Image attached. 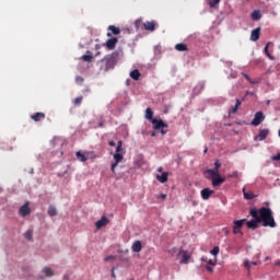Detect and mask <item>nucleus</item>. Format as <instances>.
Returning a JSON list of instances; mask_svg holds the SVG:
<instances>
[{"instance_id": "f257e3e1", "label": "nucleus", "mask_w": 280, "mask_h": 280, "mask_svg": "<svg viewBox=\"0 0 280 280\" xmlns=\"http://www.w3.org/2000/svg\"><path fill=\"white\" fill-rule=\"evenodd\" d=\"M249 215H252V218H258V222L262 223V226L265 228H277V222L275 221V215L272 214V209L270 208L261 207L259 210H257V208H252Z\"/></svg>"}, {"instance_id": "f03ea898", "label": "nucleus", "mask_w": 280, "mask_h": 280, "mask_svg": "<svg viewBox=\"0 0 280 280\" xmlns=\"http://www.w3.org/2000/svg\"><path fill=\"white\" fill-rule=\"evenodd\" d=\"M145 119H151L152 124H153V129L154 130H159L161 132V135H167V130H165L164 128H167V124H165L163 120H159L154 117V112H152V108L148 107L145 109V115H144Z\"/></svg>"}, {"instance_id": "7ed1b4c3", "label": "nucleus", "mask_w": 280, "mask_h": 280, "mask_svg": "<svg viewBox=\"0 0 280 280\" xmlns=\"http://www.w3.org/2000/svg\"><path fill=\"white\" fill-rule=\"evenodd\" d=\"M98 67L101 71H110L115 67V57L113 55L105 56L104 59L98 61Z\"/></svg>"}, {"instance_id": "20e7f679", "label": "nucleus", "mask_w": 280, "mask_h": 280, "mask_svg": "<svg viewBox=\"0 0 280 280\" xmlns=\"http://www.w3.org/2000/svg\"><path fill=\"white\" fill-rule=\"evenodd\" d=\"M114 161H115V163H113L112 166H110V170H112L113 174H115V170L119 165V163H121V161H124V154L115 153L114 154Z\"/></svg>"}, {"instance_id": "39448f33", "label": "nucleus", "mask_w": 280, "mask_h": 280, "mask_svg": "<svg viewBox=\"0 0 280 280\" xmlns=\"http://www.w3.org/2000/svg\"><path fill=\"white\" fill-rule=\"evenodd\" d=\"M265 119L264 113L257 112L252 120V126H259Z\"/></svg>"}, {"instance_id": "423d86ee", "label": "nucleus", "mask_w": 280, "mask_h": 280, "mask_svg": "<svg viewBox=\"0 0 280 280\" xmlns=\"http://www.w3.org/2000/svg\"><path fill=\"white\" fill-rule=\"evenodd\" d=\"M20 214L22 218H25L32 213V209L30 208V202L26 201L22 207H20Z\"/></svg>"}, {"instance_id": "0eeeda50", "label": "nucleus", "mask_w": 280, "mask_h": 280, "mask_svg": "<svg viewBox=\"0 0 280 280\" xmlns=\"http://www.w3.org/2000/svg\"><path fill=\"white\" fill-rule=\"evenodd\" d=\"M259 224L261 223L258 218H254L253 220L246 222L247 229H250L252 231H256V229H259Z\"/></svg>"}, {"instance_id": "6e6552de", "label": "nucleus", "mask_w": 280, "mask_h": 280, "mask_svg": "<svg viewBox=\"0 0 280 280\" xmlns=\"http://www.w3.org/2000/svg\"><path fill=\"white\" fill-rule=\"evenodd\" d=\"M145 32H154L156 30V21H147L143 23Z\"/></svg>"}, {"instance_id": "1a4fd4ad", "label": "nucleus", "mask_w": 280, "mask_h": 280, "mask_svg": "<svg viewBox=\"0 0 280 280\" xmlns=\"http://www.w3.org/2000/svg\"><path fill=\"white\" fill-rule=\"evenodd\" d=\"M270 135V129H260L259 133L255 137V141H264Z\"/></svg>"}, {"instance_id": "9d476101", "label": "nucleus", "mask_w": 280, "mask_h": 280, "mask_svg": "<svg viewBox=\"0 0 280 280\" xmlns=\"http://www.w3.org/2000/svg\"><path fill=\"white\" fill-rule=\"evenodd\" d=\"M201 198L202 200H209L213 194H215L214 190H211L210 188H203L201 191Z\"/></svg>"}, {"instance_id": "9b49d317", "label": "nucleus", "mask_w": 280, "mask_h": 280, "mask_svg": "<svg viewBox=\"0 0 280 280\" xmlns=\"http://www.w3.org/2000/svg\"><path fill=\"white\" fill-rule=\"evenodd\" d=\"M259 36H261V27H257L252 31L250 40H253V43H257V40H259Z\"/></svg>"}, {"instance_id": "f8f14e48", "label": "nucleus", "mask_w": 280, "mask_h": 280, "mask_svg": "<svg viewBox=\"0 0 280 280\" xmlns=\"http://www.w3.org/2000/svg\"><path fill=\"white\" fill-rule=\"evenodd\" d=\"M117 43H119V39L117 37H112L109 39H107L105 46L107 47V49H115V47H117Z\"/></svg>"}, {"instance_id": "ddd939ff", "label": "nucleus", "mask_w": 280, "mask_h": 280, "mask_svg": "<svg viewBox=\"0 0 280 280\" xmlns=\"http://www.w3.org/2000/svg\"><path fill=\"white\" fill-rule=\"evenodd\" d=\"M224 180V177H222L220 173H218L217 176L212 177V187H220V185H222Z\"/></svg>"}, {"instance_id": "4468645a", "label": "nucleus", "mask_w": 280, "mask_h": 280, "mask_svg": "<svg viewBox=\"0 0 280 280\" xmlns=\"http://www.w3.org/2000/svg\"><path fill=\"white\" fill-rule=\"evenodd\" d=\"M108 30H109V32H112V33H107L108 38H110V36H113V34H114V36H119V34H121V30L115 25H109Z\"/></svg>"}, {"instance_id": "2eb2a0df", "label": "nucleus", "mask_w": 280, "mask_h": 280, "mask_svg": "<svg viewBox=\"0 0 280 280\" xmlns=\"http://www.w3.org/2000/svg\"><path fill=\"white\" fill-rule=\"evenodd\" d=\"M178 255H182L180 264H189L191 256L186 250H179Z\"/></svg>"}, {"instance_id": "dca6fc26", "label": "nucleus", "mask_w": 280, "mask_h": 280, "mask_svg": "<svg viewBox=\"0 0 280 280\" xmlns=\"http://www.w3.org/2000/svg\"><path fill=\"white\" fill-rule=\"evenodd\" d=\"M108 218L106 217H102L101 220H98L95 223L96 229L100 231V229H104V226H106L108 224Z\"/></svg>"}, {"instance_id": "f3484780", "label": "nucleus", "mask_w": 280, "mask_h": 280, "mask_svg": "<svg viewBox=\"0 0 280 280\" xmlns=\"http://www.w3.org/2000/svg\"><path fill=\"white\" fill-rule=\"evenodd\" d=\"M170 178V173L167 172H163L161 175H156V180H159V183L165 184L167 183Z\"/></svg>"}, {"instance_id": "a211bd4d", "label": "nucleus", "mask_w": 280, "mask_h": 280, "mask_svg": "<svg viewBox=\"0 0 280 280\" xmlns=\"http://www.w3.org/2000/svg\"><path fill=\"white\" fill-rule=\"evenodd\" d=\"M142 248L141 241H136L131 246L132 253H141Z\"/></svg>"}, {"instance_id": "6ab92c4d", "label": "nucleus", "mask_w": 280, "mask_h": 280, "mask_svg": "<svg viewBox=\"0 0 280 280\" xmlns=\"http://www.w3.org/2000/svg\"><path fill=\"white\" fill-rule=\"evenodd\" d=\"M219 173H220V171H215V170H211V168H208L205 172L206 178H211V180L213 179V177L218 176Z\"/></svg>"}, {"instance_id": "aec40b11", "label": "nucleus", "mask_w": 280, "mask_h": 280, "mask_svg": "<svg viewBox=\"0 0 280 280\" xmlns=\"http://www.w3.org/2000/svg\"><path fill=\"white\" fill-rule=\"evenodd\" d=\"M31 119H33V121H42V119H45V113H35L31 116Z\"/></svg>"}, {"instance_id": "412c9836", "label": "nucleus", "mask_w": 280, "mask_h": 280, "mask_svg": "<svg viewBox=\"0 0 280 280\" xmlns=\"http://www.w3.org/2000/svg\"><path fill=\"white\" fill-rule=\"evenodd\" d=\"M242 106V101L240 98H236V104L234 107H232L230 109V113H232V115H235V113H237L238 108Z\"/></svg>"}, {"instance_id": "4be33fe9", "label": "nucleus", "mask_w": 280, "mask_h": 280, "mask_svg": "<svg viewBox=\"0 0 280 280\" xmlns=\"http://www.w3.org/2000/svg\"><path fill=\"white\" fill-rule=\"evenodd\" d=\"M242 106V101L240 98H236V104L234 107H232L230 109V113H232V115H235V113H237L238 108Z\"/></svg>"}, {"instance_id": "5701e85b", "label": "nucleus", "mask_w": 280, "mask_h": 280, "mask_svg": "<svg viewBox=\"0 0 280 280\" xmlns=\"http://www.w3.org/2000/svg\"><path fill=\"white\" fill-rule=\"evenodd\" d=\"M270 45H272L271 42H268V43L266 44V46H265V54H266V56L268 57L269 60H275V56H272V55L270 54V51H268V48L270 47Z\"/></svg>"}, {"instance_id": "b1692460", "label": "nucleus", "mask_w": 280, "mask_h": 280, "mask_svg": "<svg viewBox=\"0 0 280 280\" xmlns=\"http://www.w3.org/2000/svg\"><path fill=\"white\" fill-rule=\"evenodd\" d=\"M77 159L81 161V163H86V161H89V158L80 151L77 152Z\"/></svg>"}, {"instance_id": "393cba45", "label": "nucleus", "mask_w": 280, "mask_h": 280, "mask_svg": "<svg viewBox=\"0 0 280 280\" xmlns=\"http://www.w3.org/2000/svg\"><path fill=\"white\" fill-rule=\"evenodd\" d=\"M175 49L177 51H189V48L187 47V45L183 43L175 45Z\"/></svg>"}, {"instance_id": "a878e982", "label": "nucleus", "mask_w": 280, "mask_h": 280, "mask_svg": "<svg viewBox=\"0 0 280 280\" xmlns=\"http://www.w3.org/2000/svg\"><path fill=\"white\" fill-rule=\"evenodd\" d=\"M253 21H259L261 19V11L255 10L252 13Z\"/></svg>"}, {"instance_id": "bb28decb", "label": "nucleus", "mask_w": 280, "mask_h": 280, "mask_svg": "<svg viewBox=\"0 0 280 280\" xmlns=\"http://www.w3.org/2000/svg\"><path fill=\"white\" fill-rule=\"evenodd\" d=\"M243 196H244L245 200H253V198H255V194L247 192L246 188H243Z\"/></svg>"}, {"instance_id": "cd10ccee", "label": "nucleus", "mask_w": 280, "mask_h": 280, "mask_svg": "<svg viewBox=\"0 0 280 280\" xmlns=\"http://www.w3.org/2000/svg\"><path fill=\"white\" fill-rule=\"evenodd\" d=\"M130 78L132 80H139L141 78V72H139V70H133L130 72Z\"/></svg>"}, {"instance_id": "c85d7f7f", "label": "nucleus", "mask_w": 280, "mask_h": 280, "mask_svg": "<svg viewBox=\"0 0 280 280\" xmlns=\"http://www.w3.org/2000/svg\"><path fill=\"white\" fill-rule=\"evenodd\" d=\"M48 215H50V218H54V217L58 215V210H56V207L50 206L48 208Z\"/></svg>"}, {"instance_id": "c756f323", "label": "nucleus", "mask_w": 280, "mask_h": 280, "mask_svg": "<svg viewBox=\"0 0 280 280\" xmlns=\"http://www.w3.org/2000/svg\"><path fill=\"white\" fill-rule=\"evenodd\" d=\"M141 26H143V19H138L135 21V28L137 32H139V30H141Z\"/></svg>"}, {"instance_id": "7c9ffc66", "label": "nucleus", "mask_w": 280, "mask_h": 280, "mask_svg": "<svg viewBox=\"0 0 280 280\" xmlns=\"http://www.w3.org/2000/svg\"><path fill=\"white\" fill-rule=\"evenodd\" d=\"M242 75L245 78V80H247V82H249L250 84H259V80H253L250 79V77L246 73H242Z\"/></svg>"}, {"instance_id": "2f4dec72", "label": "nucleus", "mask_w": 280, "mask_h": 280, "mask_svg": "<svg viewBox=\"0 0 280 280\" xmlns=\"http://www.w3.org/2000/svg\"><path fill=\"white\" fill-rule=\"evenodd\" d=\"M245 222H246V219L234 221V229H242Z\"/></svg>"}, {"instance_id": "473e14b6", "label": "nucleus", "mask_w": 280, "mask_h": 280, "mask_svg": "<svg viewBox=\"0 0 280 280\" xmlns=\"http://www.w3.org/2000/svg\"><path fill=\"white\" fill-rule=\"evenodd\" d=\"M124 151V141L119 140L116 147V154H120Z\"/></svg>"}, {"instance_id": "72a5a7b5", "label": "nucleus", "mask_w": 280, "mask_h": 280, "mask_svg": "<svg viewBox=\"0 0 280 280\" xmlns=\"http://www.w3.org/2000/svg\"><path fill=\"white\" fill-rule=\"evenodd\" d=\"M43 272L46 275V277H54V270H51L49 267L44 268Z\"/></svg>"}, {"instance_id": "f704fd0d", "label": "nucleus", "mask_w": 280, "mask_h": 280, "mask_svg": "<svg viewBox=\"0 0 280 280\" xmlns=\"http://www.w3.org/2000/svg\"><path fill=\"white\" fill-rule=\"evenodd\" d=\"M34 235V232H32V230H28L24 233V237L25 240H28L30 242H32V237Z\"/></svg>"}, {"instance_id": "c9c22d12", "label": "nucleus", "mask_w": 280, "mask_h": 280, "mask_svg": "<svg viewBox=\"0 0 280 280\" xmlns=\"http://www.w3.org/2000/svg\"><path fill=\"white\" fill-rule=\"evenodd\" d=\"M211 255H213L214 257H218L219 253H220V247L219 246H214L212 249H211Z\"/></svg>"}, {"instance_id": "e433bc0d", "label": "nucleus", "mask_w": 280, "mask_h": 280, "mask_svg": "<svg viewBox=\"0 0 280 280\" xmlns=\"http://www.w3.org/2000/svg\"><path fill=\"white\" fill-rule=\"evenodd\" d=\"M81 59H83L84 62H91V60H93V56H91V55H83L81 57Z\"/></svg>"}, {"instance_id": "4c0bfd02", "label": "nucleus", "mask_w": 280, "mask_h": 280, "mask_svg": "<svg viewBox=\"0 0 280 280\" xmlns=\"http://www.w3.org/2000/svg\"><path fill=\"white\" fill-rule=\"evenodd\" d=\"M82 96H78L77 98L73 100V104L74 106H80V104H82Z\"/></svg>"}, {"instance_id": "58836bf2", "label": "nucleus", "mask_w": 280, "mask_h": 280, "mask_svg": "<svg viewBox=\"0 0 280 280\" xmlns=\"http://www.w3.org/2000/svg\"><path fill=\"white\" fill-rule=\"evenodd\" d=\"M220 167H222V163L220 162V160H217L214 162V172H218Z\"/></svg>"}, {"instance_id": "ea45409f", "label": "nucleus", "mask_w": 280, "mask_h": 280, "mask_svg": "<svg viewBox=\"0 0 280 280\" xmlns=\"http://www.w3.org/2000/svg\"><path fill=\"white\" fill-rule=\"evenodd\" d=\"M222 0H212L209 2L210 8H215Z\"/></svg>"}, {"instance_id": "a19ab883", "label": "nucleus", "mask_w": 280, "mask_h": 280, "mask_svg": "<svg viewBox=\"0 0 280 280\" xmlns=\"http://www.w3.org/2000/svg\"><path fill=\"white\" fill-rule=\"evenodd\" d=\"M250 266H257V262L256 261H252V262L250 261H245L244 262V267L245 268L248 269V268H250Z\"/></svg>"}, {"instance_id": "79ce46f5", "label": "nucleus", "mask_w": 280, "mask_h": 280, "mask_svg": "<svg viewBox=\"0 0 280 280\" xmlns=\"http://www.w3.org/2000/svg\"><path fill=\"white\" fill-rule=\"evenodd\" d=\"M202 261H206V264H209L210 266H215V261H213V259L202 258Z\"/></svg>"}, {"instance_id": "37998d69", "label": "nucleus", "mask_w": 280, "mask_h": 280, "mask_svg": "<svg viewBox=\"0 0 280 280\" xmlns=\"http://www.w3.org/2000/svg\"><path fill=\"white\" fill-rule=\"evenodd\" d=\"M75 82H77V84H82L84 82V78H82L80 75H77L75 77Z\"/></svg>"}, {"instance_id": "c03bdc74", "label": "nucleus", "mask_w": 280, "mask_h": 280, "mask_svg": "<svg viewBox=\"0 0 280 280\" xmlns=\"http://www.w3.org/2000/svg\"><path fill=\"white\" fill-rule=\"evenodd\" d=\"M237 176H240V173L234 171L231 175H229V178H237Z\"/></svg>"}, {"instance_id": "a18cd8bd", "label": "nucleus", "mask_w": 280, "mask_h": 280, "mask_svg": "<svg viewBox=\"0 0 280 280\" xmlns=\"http://www.w3.org/2000/svg\"><path fill=\"white\" fill-rule=\"evenodd\" d=\"M271 161H280V153H278L277 155H273L271 158Z\"/></svg>"}, {"instance_id": "49530a36", "label": "nucleus", "mask_w": 280, "mask_h": 280, "mask_svg": "<svg viewBox=\"0 0 280 280\" xmlns=\"http://www.w3.org/2000/svg\"><path fill=\"white\" fill-rule=\"evenodd\" d=\"M234 235H237V233H242L241 229L233 228Z\"/></svg>"}, {"instance_id": "de8ad7c7", "label": "nucleus", "mask_w": 280, "mask_h": 280, "mask_svg": "<svg viewBox=\"0 0 280 280\" xmlns=\"http://www.w3.org/2000/svg\"><path fill=\"white\" fill-rule=\"evenodd\" d=\"M158 198H161L162 200H165V198H167L166 194H161L160 196H158Z\"/></svg>"}, {"instance_id": "09e8293b", "label": "nucleus", "mask_w": 280, "mask_h": 280, "mask_svg": "<svg viewBox=\"0 0 280 280\" xmlns=\"http://www.w3.org/2000/svg\"><path fill=\"white\" fill-rule=\"evenodd\" d=\"M112 277H113V279H117V276L115 275V267L112 268Z\"/></svg>"}, {"instance_id": "8fccbe9b", "label": "nucleus", "mask_w": 280, "mask_h": 280, "mask_svg": "<svg viewBox=\"0 0 280 280\" xmlns=\"http://www.w3.org/2000/svg\"><path fill=\"white\" fill-rule=\"evenodd\" d=\"M108 145H110L112 148H115V145H117V143L115 141H109Z\"/></svg>"}, {"instance_id": "3c124183", "label": "nucleus", "mask_w": 280, "mask_h": 280, "mask_svg": "<svg viewBox=\"0 0 280 280\" xmlns=\"http://www.w3.org/2000/svg\"><path fill=\"white\" fill-rule=\"evenodd\" d=\"M110 259H115V256H107V257L105 258V261H110Z\"/></svg>"}, {"instance_id": "603ef678", "label": "nucleus", "mask_w": 280, "mask_h": 280, "mask_svg": "<svg viewBox=\"0 0 280 280\" xmlns=\"http://www.w3.org/2000/svg\"><path fill=\"white\" fill-rule=\"evenodd\" d=\"M206 270H208V272H213V269L211 266H206Z\"/></svg>"}, {"instance_id": "864d4df0", "label": "nucleus", "mask_w": 280, "mask_h": 280, "mask_svg": "<svg viewBox=\"0 0 280 280\" xmlns=\"http://www.w3.org/2000/svg\"><path fill=\"white\" fill-rule=\"evenodd\" d=\"M98 128H104V122H103V120H101V121L98 122Z\"/></svg>"}, {"instance_id": "5fc2aeb1", "label": "nucleus", "mask_w": 280, "mask_h": 280, "mask_svg": "<svg viewBox=\"0 0 280 280\" xmlns=\"http://www.w3.org/2000/svg\"><path fill=\"white\" fill-rule=\"evenodd\" d=\"M151 137H156V132L152 131Z\"/></svg>"}, {"instance_id": "6e6d98bb", "label": "nucleus", "mask_w": 280, "mask_h": 280, "mask_svg": "<svg viewBox=\"0 0 280 280\" xmlns=\"http://www.w3.org/2000/svg\"><path fill=\"white\" fill-rule=\"evenodd\" d=\"M158 172H163V167H159V168H158Z\"/></svg>"}, {"instance_id": "4d7b16f0", "label": "nucleus", "mask_w": 280, "mask_h": 280, "mask_svg": "<svg viewBox=\"0 0 280 280\" xmlns=\"http://www.w3.org/2000/svg\"><path fill=\"white\" fill-rule=\"evenodd\" d=\"M275 266H280V260H278V261L275 264Z\"/></svg>"}, {"instance_id": "13d9d810", "label": "nucleus", "mask_w": 280, "mask_h": 280, "mask_svg": "<svg viewBox=\"0 0 280 280\" xmlns=\"http://www.w3.org/2000/svg\"><path fill=\"white\" fill-rule=\"evenodd\" d=\"M279 137H280V129H279V132H278Z\"/></svg>"}, {"instance_id": "bf43d9fd", "label": "nucleus", "mask_w": 280, "mask_h": 280, "mask_svg": "<svg viewBox=\"0 0 280 280\" xmlns=\"http://www.w3.org/2000/svg\"><path fill=\"white\" fill-rule=\"evenodd\" d=\"M205 152H207V149L205 150Z\"/></svg>"}, {"instance_id": "052dcab7", "label": "nucleus", "mask_w": 280, "mask_h": 280, "mask_svg": "<svg viewBox=\"0 0 280 280\" xmlns=\"http://www.w3.org/2000/svg\"><path fill=\"white\" fill-rule=\"evenodd\" d=\"M130 280H135V279L131 278Z\"/></svg>"}]
</instances>
